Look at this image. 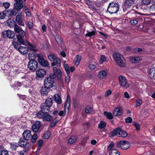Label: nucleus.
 <instances>
[{
    "instance_id": "f257e3e1",
    "label": "nucleus",
    "mask_w": 155,
    "mask_h": 155,
    "mask_svg": "<svg viewBox=\"0 0 155 155\" xmlns=\"http://www.w3.org/2000/svg\"><path fill=\"white\" fill-rule=\"evenodd\" d=\"M14 30L15 32L18 33L16 36L17 41H14L13 43L14 48H17L19 45H25L26 41H24V38L25 33V32L17 25H15Z\"/></svg>"
},
{
    "instance_id": "f03ea898",
    "label": "nucleus",
    "mask_w": 155,
    "mask_h": 155,
    "mask_svg": "<svg viewBox=\"0 0 155 155\" xmlns=\"http://www.w3.org/2000/svg\"><path fill=\"white\" fill-rule=\"evenodd\" d=\"M119 80L120 84L121 86L126 89L129 87V84L125 77L120 75L119 77Z\"/></svg>"
},
{
    "instance_id": "7ed1b4c3",
    "label": "nucleus",
    "mask_w": 155,
    "mask_h": 155,
    "mask_svg": "<svg viewBox=\"0 0 155 155\" xmlns=\"http://www.w3.org/2000/svg\"><path fill=\"white\" fill-rule=\"evenodd\" d=\"M2 36L4 38H8L11 39L14 38L15 34L13 31L8 30L3 32Z\"/></svg>"
},
{
    "instance_id": "20e7f679",
    "label": "nucleus",
    "mask_w": 155,
    "mask_h": 155,
    "mask_svg": "<svg viewBox=\"0 0 155 155\" xmlns=\"http://www.w3.org/2000/svg\"><path fill=\"white\" fill-rule=\"evenodd\" d=\"M38 64L36 61L31 59L29 62L28 67L30 71H35L37 68Z\"/></svg>"
},
{
    "instance_id": "39448f33",
    "label": "nucleus",
    "mask_w": 155,
    "mask_h": 155,
    "mask_svg": "<svg viewBox=\"0 0 155 155\" xmlns=\"http://www.w3.org/2000/svg\"><path fill=\"white\" fill-rule=\"evenodd\" d=\"M117 64L120 67L126 66L125 60L122 55L117 53Z\"/></svg>"
},
{
    "instance_id": "423d86ee",
    "label": "nucleus",
    "mask_w": 155,
    "mask_h": 155,
    "mask_svg": "<svg viewBox=\"0 0 155 155\" xmlns=\"http://www.w3.org/2000/svg\"><path fill=\"white\" fill-rule=\"evenodd\" d=\"M117 146L123 150H126L130 147V144L127 141H121L117 144Z\"/></svg>"
},
{
    "instance_id": "0eeeda50",
    "label": "nucleus",
    "mask_w": 155,
    "mask_h": 155,
    "mask_svg": "<svg viewBox=\"0 0 155 155\" xmlns=\"http://www.w3.org/2000/svg\"><path fill=\"white\" fill-rule=\"evenodd\" d=\"M44 85L45 87L50 88L55 85L54 80H51L50 78H46L44 80Z\"/></svg>"
},
{
    "instance_id": "6e6552de",
    "label": "nucleus",
    "mask_w": 155,
    "mask_h": 155,
    "mask_svg": "<svg viewBox=\"0 0 155 155\" xmlns=\"http://www.w3.org/2000/svg\"><path fill=\"white\" fill-rule=\"evenodd\" d=\"M37 57L38 62L41 65L44 67L48 66L49 64L48 61L44 59L41 56L40 54H38Z\"/></svg>"
},
{
    "instance_id": "1a4fd4ad",
    "label": "nucleus",
    "mask_w": 155,
    "mask_h": 155,
    "mask_svg": "<svg viewBox=\"0 0 155 155\" xmlns=\"http://www.w3.org/2000/svg\"><path fill=\"white\" fill-rule=\"evenodd\" d=\"M128 134L127 132L120 128H117V136L120 137H126Z\"/></svg>"
},
{
    "instance_id": "9d476101",
    "label": "nucleus",
    "mask_w": 155,
    "mask_h": 155,
    "mask_svg": "<svg viewBox=\"0 0 155 155\" xmlns=\"http://www.w3.org/2000/svg\"><path fill=\"white\" fill-rule=\"evenodd\" d=\"M36 76L38 78H41L45 75L46 71L44 69H40L37 70L36 71Z\"/></svg>"
},
{
    "instance_id": "9b49d317",
    "label": "nucleus",
    "mask_w": 155,
    "mask_h": 155,
    "mask_svg": "<svg viewBox=\"0 0 155 155\" xmlns=\"http://www.w3.org/2000/svg\"><path fill=\"white\" fill-rule=\"evenodd\" d=\"M41 123L39 121L35 122L32 126V131L35 133L38 132L41 127Z\"/></svg>"
},
{
    "instance_id": "f8f14e48",
    "label": "nucleus",
    "mask_w": 155,
    "mask_h": 155,
    "mask_svg": "<svg viewBox=\"0 0 155 155\" xmlns=\"http://www.w3.org/2000/svg\"><path fill=\"white\" fill-rule=\"evenodd\" d=\"M20 45H19L18 46ZM17 49L18 51L23 55L26 54L28 52V49L27 47H25L18 46L17 48H15Z\"/></svg>"
},
{
    "instance_id": "ddd939ff",
    "label": "nucleus",
    "mask_w": 155,
    "mask_h": 155,
    "mask_svg": "<svg viewBox=\"0 0 155 155\" xmlns=\"http://www.w3.org/2000/svg\"><path fill=\"white\" fill-rule=\"evenodd\" d=\"M30 77V76L27 74L22 73L20 76V78L22 82L25 83L29 82Z\"/></svg>"
},
{
    "instance_id": "4468645a",
    "label": "nucleus",
    "mask_w": 155,
    "mask_h": 155,
    "mask_svg": "<svg viewBox=\"0 0 155 155\" xmlns=\"http://www.w3.org/2000/svg\"><path fill=\"white\" fill-rule=\"evenodd\" d=\"M22 16L23 15L22 13H21L20 14H19L16 16V20L18 24L21 25L23 26H24V23L23 22L22 19Z\"/></svg>"
},
{
    "instance_id": "2eb2a0df",
    "label": "nucleus",
    "mask_w": 155,
    "mask_h": 155,
    "mask_svg": "<svg viewBox=\"0 0 155 155\" xmlns=\"http://www.w3.org/2000/svg\"><path fill=\"white\" fill-rule=\"evenodd\" d=\"M23 137L27 140H29L31 139V131L28 130H25L23 133Z\"/></svg>"
},
{
    "instance_id": "dca6fc26",
    "label": "nucleus",
    "mask_w": 155,
    "mask_h": 155,
    "mask_svg": "<svg viewBox=\"0 0 155 155\" xmlns=\"http://www.w3.org/2000/svg\"><path fill=\"white\" fill-rule=\"evenodd\" d=\"M134 0H126L124 5V10L129 8L134 4Z\"/></svg>"
},
{
    "instance_id": "f3484780",
    "label": "nucleus",
    "mask_w": 155,
    "mask_h": 155,
    "mask_svg": "<svg viewBox=\"0 0 155 155\" xmlns=\"http://www.w3.org/2000/svg\"><path fill=\"white\" fill-rule=\"evenodd\" d=\"M71 98L68 95L67 98L64 104V111L65 112H68L69 110V107L70 105Z\"/></svg>"
},
{
    "instance_id": "a211bd4d",
    "label": "nucleus",
    "mask_w": 155,
    "mask_h": 155,
    "mask_svg": "<svg viewBox=\"0 0 155 155\" xmlns=\"http://www.w3.org/2000/svg\"><path fill=\"white\" fill-rule=\"evenodd\" d=\"M116 3L114 2H112L110 3L107 9V12L111 14L116 13V11H110V9L114 8H116Z\"/></svg>"
},
{
    "instance_id": "6ab92c4d",
    "label": "nucleus",
    "mask_w": 155,
    "mask_h": 155,
    "mask_svg": "<svg viewBox=\"0 0 155 155\" xmlns=\"http://www.w3.org/2000/svg\"><path fill=\"white\" fill-rule=\"evenodd\" d=\"M28 143V140L23 138H21L20 139L18 145L21 147H24Z\"/></svg>"
},
{
    "instance_id": "aec40b11",
    "label": "nucleus",
    "mask_w": 155,
    "mask_h": 155,
    "mask_svg": "<svg viewBox=\"0 0 155 155\" xmlns=\"http://www.w3.org/2000/svg\"><path fill=\"white\" fill-rule=\"evenodd\" d=\"M40 107L42 111L47 112L50 110L51 107L47 105L45 103H43L41 104Z\"/></svg>"
},
{
    "instance_id": "412c9836",
    "label": "nucleus",
    "mask_w": 155,
    "mask_h": 155,
    "mask_svg": "<svg viewBox=\"0 0 155 155\" xmlns=\"http://www.w3.org/2000/svg\"><path fill=\"white\" fill-rule=\"evenodd\" d=\"M43 119L44 120L49 122L53 120L52 117L50 114L47 113V112L45 113Z\"/></svg>"
},
{
    "instance_id": "4be33fe9",
    "label": "nucleus",
    "mask_w": 155,
    "mask_h": 155,
    "mask_svg": "<svg viewBox=\"0 0 155 155\" xmlns=\"http://www.w3.org/2000/svg\"><path fill=\"white\" fill-rule=\"evenodd\" d=\"M53 71L54 73L57 74V77L58 79L61 78L62 73L61 71L59 69H57L55 67H54L53 68Z\"/></svg>"
},
{
    "instance_id": "5701e85b",
    "label": "nucleus",
    "mask_w": 155,
    "mask_h": 155,
    "mask_svg": "<svg viewBox=\"0 0 155 155\" xmlns=\"http://www.w3.org/2000/svg\"><path fill=\"white\" fill-rule=\"evenodd\" d=\"M149 74L150 78L155 79V68H150L149 71Z\"/></svg>"
},
{
    "instance_id": "b1692460",
    "label": "nucleus",
    "mask_w": 155,
    "mask_h": 155,
    "mask_svg": "<svg viewBox=\"0 0 155 155\" xmlns=\"http://www.w3.org/2000/svg\"><path fill=\"white\" fill-rule=\"evenodd\" d=\"M49 89L50 88L45 87V86L44 87H42L40 91L41 95H47L48 93Z\"/></svg>"
},
{
    "instance_id": "393cba45",
    "label": "nucleus",
    "mask_w": 155,
    "mask_h": 155,
    "mask_svg": "<svg viewBox=\"0 0 155 155\" xmlns=\"http://www.w3.org/2000/svg\"><path fill=\"white\" fill-rule=\"evenodd\" d=\"M142 58L140 57H131L130 61L133 63H137L141 61Z\"/></svg>"
},
{
    "instance_id": "a878e982",
    "label": "nucleus",
    "mask_w": 155,
    "mask_h": 155,
    "mask_svg": "<svg viewBox=\"0 0 155 155\" xmlns=\"http://www.w3.org/2000/svg\"><path fill=\"white\" fill-rule=\"evenodd\" d=\"M7 22L8 25L10 27H14L15 25H16L15 21L12 18L8 19Z\"/></svg>"
},
{
    "instance_id": "bb28decb",
    "label": "nucleus",
    "mask_w": 155,
    "mask_h": 155,
    "mask_svg": "<svg viewBox=\"0 0 155 155\" xmlns=\"http://www.w3.org/2000/svg\"><path fill=\"white\" fill-rule=\"evenodd\" d=\"M81 57L80 55H77L74 59V64L77 66H78L79 64L81 61Z\"/></svg>"
},
{
    "instance_id": "cd10ccee",
    "label": "nucleus",
    "mask_w": 155,
    "mask_h": 155,
    "mask_svg": "<svg viewBox=\"0 0 155 155\" xmlns=\"http://www.w3.org/2000/svg\"><path fill=\"white\" fill-rule=\"evenodd\" d=\"M54 101L58 104H60L61 103V98L58 94H55L54 96Z\"/></svg>"
},
{
    "instance_id": "c85d7f7f",
    "label": "nucleus",
    "mask_w": 155,
    "mask_h": 155,
    "mask_svg": "<svg viewBox=\"0 0 155 155\" xmlns=\"http://www.w3.org/2000/svg\"><path fill=\"white\" fill-rule=\"evenodd\" d=\"M14 5L15 8L18 11L21 9L23 6L22 3H15Z\"/></svg>"
},
{
    "instance_id": "c756f323",
    "label": "nucleus",
    "mask_w": 155,
    "mask_h": 155,
    "mask_svg": "<svg viewBox=\"0 0 155 155\" xmlns=\"http://www.w3.org/2000/svg\"><path fill=\"white\" fill-rule=\"evenodd\" d=\"M97 76L100 79L104 78L106 76V73L104 71H102L99 73Z\"/></svg>"
},
{
    "instance_id": "7c9ffc66",
    "label": "nucleus",
    "mask_w": 155,
    "mask_h": 155,
    "mask_svg": "<svg viewBox=\"0 0 155 155\" xmlns=\"http://www.w3.org/2000/svg\"><path fill=\"white\" fill-rule=\"evenodd\" d=\"M77 140V137L75 136H72L70 137L68 140V143L72 144L75 142Z\"/></svg>"
},
{
    "instance_id": "2f4dec72",
    "label": "nucleus",
    "mask_w": 155,
    "mask_h": 155,
    "mask_svg": "<svg viewBox=\"0 0 155 155\" xmlns=\"http://www.w3.org/2000/svg\"><path fill=\"white\" fill-rule=\"evenodd\" d=\"M123 112V110L121 107H117V116L121 115Z\"/></svg>"
},
{
    "instance_id": "473e14b6",
    "label": "nucleus",
    "mask_w": 155,
    "mask_h": 155,
    "mask_svg": "<svg viewBox=\"0 0 155 155\" xmlns=\"http://www.w3.org/2000/svg\"><path fill=\"white\" fill-rule=\"evenodd\" d=\"M10 147L12 150H15L18 146V145L16 143H10Z\"/></svg>"
},
{
    "instance_id": "72a5a7b5",
    "label": "nucleus",
    "mask_w": 155,
    "mask_h": 155,
    "mask_svg": "<svg viewBox=\"0 0 155 155\" xmlns=\"http://www.w3.org/2000/svg\"><path fill=\"white\" fill-rule=\"evenodd\" d=\"M52 99L49 97L46 100L45 102L47 105L51 107L52 104Z\"/></svg>"
},
{
    "instance_id": "f704fd0d",
    "label": "nucleus",
    "mask_w": 155,
    "mask_h": 155,
    "mask_svg": "<svg viewBox=\"0 0 155 155\" xmlns=\"http://www.w3.org/2000/svg\"><path fill=\"white\" fill-rule=\"evenodd\" d=\"M48 58L51 61H54L57 58L56 55L53 54H51L48 57Z\"/></svg>"
},
{
    "instance_id": "c9c22d12",
    "label": "nucleus",
    "mask_w": 155,
    "mask_h": 155,
    "mask_svg": "<svg viewBox=\"0 0 155 155\" xmlns=\"http://www.w3.org/2000/svg\"><path fill=\"white\" fill-rule=\"evenodd\" d=\"M93 109L92 108L87 106L86 107L85 109V111L87 114H91L92 112H93Z\"/></svg>"
},
{
    "instance_id": "e433bc0d",
    "label": "nucleus",
    "mask_w": 155,
    "mask_h": 155,
    "mask_svg": "<svg viewBox=\"0 0 155 155\" xmlns=\"http://www.w3.org/2000/svg\"><path fill=\"white\" fill-rule=\"evenodd\" d=\"M107 58L104 55H102L101 56L100 59L99 61L100 64H101L104 62L107 61Z\"/></svg>"
},
{
    "instance_id": "4c0bfd02",
    "label": "nucleus",
    "mask_w": 155,
    "mask_h": 155,
    "mask_svg": "<svg viewBox=\"0 0 155 155\" xmlns=\"http://www.w3.org/2000/svg\"><path fill=\"white\" fill-rule=\"evenodd\" d=\"M51 135V132L50 131H47L45 132L43 135V137L46 139H48Z\"/></svg>"
},
{
    "instance_id": "58836bf2",
    "label": "nucleus",
    "mask_w": 155,
    "mask_h": 155,
    "mask_svg": "<svg viewBox=\"0 0 155 155\" xmlns=\"http://www.w3.org/2000/svg\"><path fill=\"white\" fill-rule=\"evenodd\" d=\"M104 113V115L106 116L107 118L109 119H111L113 118V116L111 113L105 111Z\"/></svg>"
},
{
    "instance_id": "ea45409f",
    "label": "nucleus",
    "mask_w": 155,
    "mask_h": 155,
    "mask_svg": "<svg viewBox=\"0 0 155 155\" xmlns=\"http://www.w3.org/2000/svg\"><path fill=\"white\" fill-rule=\"evenodd\" d=\"M45 113L43 112L42 110L39 111L37 114L36 116L40 118H43Z\"/></svg>"
},
{
    "instance_id": "a19ab883",
    "label": "nucleus",
    "mask_w": 155,
    "mask_h": 155,
    "mask_svg": "<svg viewBox=\"0 0 155 155\" xmlns=\"http://www.w3.org/2000/svg\"><path fill=\"white\" fill-rule=\"evenodd\" d=\"M106 125V123L104 122L101 121L98 125V127L101 129L105 127Z\"/></svg>"
},
{
    "instance_id": "79ce46f5",
    "label": "nucleus",
    "mask_w": 155,
    "mask_h": 155,
    "mask_svg": "<svg viewBox=\"0 0 155 155\" xmlns=\"http://www.w3.org/2000/svg\"><path fill=\"white\" fill-rule=\"evenodd\" d=\"M96 33V32L94 31H87V32L86 34V35L87 36L89 37H91L94 35Z\"/></svg>"
},
{
    "instance_id": "37998d69",
    "label": "nucleus",
    "mask_w": 155,
    "mask_h": 155,
    "mask_svg": "<svg viewBox=\"0 0 155 155\" xmlns=\"http://www.w3.org/2000/svg\"><path fill=\"white\" fill-rule=\"evenodd\" d=\"M34 51L33 50H31L29 51V53L28 54V57L30 59H32V57H35V54Z\"/></svg>"
},
{
    "instance_id": "c03bdc74",
    "label": "nucleus",
    "mask_w": 155,
    "mask_h": 155,
    "mask_svg": "<svg viewBox=\"0 0 155 155\" xmlns=\"http://www.w3.org/2000/svg\"><path fill=\"white\" fill-rule=\"evenodd\" d=\"M38 138V135L36 134H35L32 136H31V140L32 143L36 142L37 139Z\"/></svg>"
},
{
    "instance_id": "a18cd8bd",
    "label": "nucleus",
    "mask_w": 155,
    "mask_h": 155,
    "mask_svg": "<svg viewBox=\"0 0 155 155\" xmlns=\"http://www.w3.org/2000/svg\"><path fill=\"white\" fill-rule=\"evenodd\" d=\"M149 11L151 13L155 14V5H153L151 6Z\"/></svg>"
},
{
    "instance_id": "49530a36",
    "label": "nucleus",
    "mask_w": 155,
    "mask_h": 155,
    "mask_svg": "<svg viewBox=\"0 0 155 155\" xmlns=\"http://www.w3.org/2000/svg\"><path fill=\"white\" fill-rule=\"evenodd\" d=\"M6 16V13L5 12V10L0 12V19H3L5 18V16Z\"/></svg>"
},
{
    "instance_id": "de8ad7c7",
    "label": "nucleus",
    "mask_w": 155,
    "mask_h": 155,
    "mask_svg": "<svg viewBox=\"0 0 155 155\" xmlns=\"http://www.w3.org/2000/svg\"><path fill=\"white\" fill-rule=\"evenodd\" d=\"M64 68L65 71L67 73V74H68L70 73V71L69 70V67L67 64H64Z\"/></svg>"
},
{
    "instance_id": "09e8293b",
    "label": "nucleus",
    "mask_w": 155,
    "mask_h": 155,
    "mask_svg": "<svg viewBox=\"0 0 155 155\" xmlns=\"http://www.w3.org/2000/svg\"><path fill=\"white\" fill-rule=\"evenodd\" d=\"M116 135V129L113 130V131L109 134V137H112Z\"/></svg>"
},
{
    "instance_id": "8fccbe9b",
    "label": "nucleus",
    "mask_w": 155,
    "mask_h": 155,
    "mask_svg": "<svg viewBox=\"0 0 155 155\" xmlns=\"http://www.w3.org/2000/svg\"><path fill=\"white\" fill-rule=\"evenodd\" d=\"M131 25H134L137 24L138 23V20L137 19L133 18L130 20Z\"/></svg>"
},
{
    "instance_id": "3c124183",
    "label": "nucleus",
    "mask_w": 155,
    "mask_h": 155,
    "mask_svg": "<svg viewBox=\"0 0 155 155\" xmlns=\"http://www.w3.org/2000/svg\"><path fill=\"white\" fill-rule=\"evenodd\" d=\"M142 102V101L141 99H137L136 101V103L135 107H137L140 106Z\"/></svg>"
},
{
    "instance_id": "603ef678",
    "label": "nucleus",
    "mask_w": 155,
    "mask_h": 155,
    "mask_svg": "<svg viewBox=\"0 0 155 155\" xmlns=\"http://www.w3.org/2000/svg\"><path fill=\"white\" fill-rule=\"evenodd\" d=\"M151 0H142V3L144 5H148L150 4Z\"/></svg>"
},
{
    "instance_id": "864d4df0",
    "label": "nucleus",
    "mask_w": 155,
    "mask_h": 155,
    "mask_svg": "<svg viewBox=\"0 0 155 155\" xmlns=\"http://www.w3.org/2000/svg\"><path fill=\"white\" fill-rule=\"evenodd\" d=\"M28 25L30 29H31L33 28L34 24L32 20H30L29 21L28 23Z\"/></svg>"
},
{
    "instance_id": "5fc2aeb1",
    "label": "nucleus",
    "mask_w": 155,
    "mask_h": 155,
    "mask_svg": "<svg viewBox=\"0 0 155 155\" xmlns=\"http://www.w3.org/2000/svg\"><path fill=\"white\" fill-rule=\"evenodd\" d=\"M55 39L57 43L58 44H60L62 41L61 37L58 36H56L55 37Z\"/></svg>"
},
{
    "instance_id": "6e6d98bb",
    "label": "nucleus",
    "mask_w": 155,
    "mask_h": 155,
    "mask_svg": "<svg viewBox=\"0 0 155 155\" xmlns=\"http://www.w3.org/2000/svg\"><path fill=\"white\" fill-rule=\"evenodd\" d=\"M55 62H56V66L58 67H59L61 65V61L60 59L58 58H57L55 59Z\"/></svg>"
},
{
    "instance_id": "4d7b16f0",
    "label": "nucleus",
    "mask_w": 155,
    "mask_h": 155,
    "mask_svg": "<svg viewBox=\"0 0 155 155\" xmlns=\"http://www.w3.org/2000/svg\"><path fill=\"white\" fill-rule=\"evenodd\" d=\"M125 121L127 123H130L132 121V118L130 117H128L125 119Z\"/></svg>"
},
{
    "instance_id": "13d9d810",
    "label": "nucleus",
    "mask_w": 155,
    "mask_h": 155,
    "mask_svg": "<svg viewBox=\"0 0 155 155\" xmlns=\"http://www.w3.org/2000/svg\"><path fill=\"white\" fill-rule=\"evenodd\" d=\"M57 76V74L53 73H51L50 76L49 77H47L48 78H50L51 80H54V79Z\"/></svg>"
},
{
    "instance_id": "bf43d9fd",
    "label": "nucleus",
    "mask_w": 155,
    "mask_h": 155,
    "mask_svg": "<svg viewBox=\"0 0 155 155\" xmlns=\"http://www.w3.org/2000/svg\"><path fill=\"white\" fill-rule=\"evenodd\" d=\"M12 15H16L18 12V11L15 8H13L12 10H11Z\"/></svg>"
},
{
    "instance_id": "052dcab7",
    "label": "nucleus",
    "mask_w": 155,
    "mask_h": 155,
    "mask_svg": "<svg viewBox=\"0 0 155 155\" xmlns=\"http://www.w3.org/2000/svg\"><path fill=\"white\" fill-rule=\"evenodd\" d=\"M0 155H8V151L6 150H3L1 152Z\"/></svg>"
},
{
    "instance_id": "680f3d73",
    "label": "nucleus",
    "mask_w": 155,
    "mask_h": 155,
    "mask_svg": "<svg viewBox=\"0 0 155 155\" xmlns=\"http://www.w3.org/2000/svg\"><path fill=\"white\" fill-rule=\"evenodd\" d=\"M134 125L137 130H140V124H139L136 122H134Z\"/></svg>"
},
{
    "instance_id": "e2e57ef3",
    "label": "nucleus",
    "mask_w": 155,
    "mask_h": 155,
    "mask_svg": "<svg viewBox=\"0 0 155 155\" xmlns=\"http://www.w3.org/2000/svg\"><path fill=\"white\" fill-rule=\"evenodd\" d=\"M5 12L6 13V16L8 17L12 16V15L11 10L9 9L8 10H5Z\"/></svg>"
},
{
    "instance_id": "0e129e2a",
    "label": "nucleus",
    "mask_w": 155,
    "mask_h": 155,
    "mask_svg": "<svg viewBox=\"0 0 155 155\" xmlns=\"http://www.w3.org/2000/svg\"><path fill=\"white\" fill-rule=\"evenodd\" d=\"M27 150L26 149L24 150L18 152V155H25V153L27 152Z\"/></svg>"
},
{
    "instance_id": "69168bd1",
    "label": "nucleus",
    "mask_w": 155,
    "mask_h": 155,
    "mask_svg": "<svg viewBox=\"0 0 155 155\" xmlns=\"http://www.w3.org/2000/svg\"><path fill=\"white\" fill-rule=\"evenodd\" d=\"M43 143V141L41 140H39L37 142V145L38 148H40L42 146Z\"/></svg>"
},
{
    "instance_id": "338daca9",
    "label": "nucleus",
    "mask_w": 155,
    "mask_h": 155,
    "mask_svg": "<svg viewBox=\"0 0 155 155\" xmlns=\"http://www.w3.org/2000/svg\"><path fill=\"white\" fill-rule=\"evenodd\" d=\"M109 155H116V150L115 149L111 150L110 151Z\"/></svg>"
},
{
    "instance_id": "774afa93",
    "label": "nucleus",
    "mask_w": 155,
    "mask_h": 155,
    "mask_svg": "<svg viewBox=\"0 0 155 155\" xmlns=\"http://www.w3.org/2000/svg\"><path fill=\"white\" fill-rule=\"evenodd\" d=\"M114 144L113 142H111L110 145L108 146L107 149L108 150H110L113 148L114 147Z\"/></svg>"
}]
</instances>
